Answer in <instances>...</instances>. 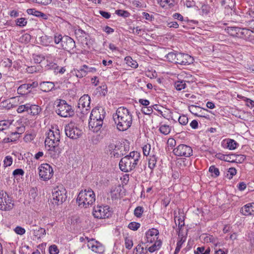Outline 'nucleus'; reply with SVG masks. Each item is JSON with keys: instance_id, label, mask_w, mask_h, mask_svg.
<instances>
[{"instance_id": "1", "label": "nucleus", "mask_w": 254, "mask_h": 254, "mask_svg": "<svg viewBox=\"0 0 254 254\" xmlns=\"http://www.w3.org/2000/svg\"><path fill=\"white\" fill-rule=\"evenodd\" d=\"M117 129L120 131H126L131 126L132 115L129 111L124 107L118 108L113 116Z\"/></svg>"}, {"instance_id": "2", "label": "nucleus", "mask_w": 254, "mask_h": 254, "mask_svg": "<svg viewBox=\"0 0 254 254\" xmlns=\"http://www.w3.org/2000/svg\"><path fill=\"white\" fill-rule=\"evenodd\" d=\"M105 114L106 112L102 107H96L92 110L89 121V127L91 131L98 132L101 129Z\"/></svg>"}, {"instance_id": "3", "label": "nucleus", "mask_w": 254, "mask_h": 254, "mask_svg": "<svg viewBox=\"0 0 254 254\" xmlns=\"http://www.w3.org/2000/svg\"><path fill=\"white\" fill-rule=\"evenodd\" d=\"M140 154L137 151H132L128 155L122 158L119 163L120 169L124 172H129L134 170L140 159Z\"/></svg>"}, {"instance_id": "4", "label": "nucleus", "mask_w": 254, "mask_h": 254, "mask_svg": "<svg viewBox=\"0 0 254 254\" xmlns=\"http://www.w3.org/2000/svg\"><path fill=\"white\" fill-rule=\"evenodd\" d=\"M95 201V194L90 189L81 190L76 198L78 206L81 207L87 208L93 204Z\"/></svg>"}, {"instance_id": "5", "label": "nucleus", "mask_w": 254, "mask_h": 254, "mask_svg": "<svg viewBox=\"0 0 254 254\" xmlns=\"http://www.w3.org/2000/svg\"><path fill=\"white\" fill-rule=\"evenodd\" d=\"M64 132L66 135L72 139H76L80 137L82 131L78 128L74 122L70 121L64 127Z\"/></svg>"}, {"instance_id": "6", "label": "nucleus", "mask_w": 254, "mask_h": 254, "mask_svg": "<svg viewBox=\"0 0 254 254\" xmlns=\"http://www.w3.org/2000/svg\"><path fill=\"white\" fill-rule=\"evenodd\" d=\"M78 108L80 111L81 118L88 114L90 110V97L87 94H84L79 99Z\"/></svg>"}, {"instance_id": "7", "label": "nucleus", "mask_w": 254, "mask_h": 254, "mask_svg": "<svg viewBox=\"0 0 254 254\" xmlns=\"http://www.w3.org/2000/svg\"><path fill=\"white\" fill-rule=\"evenodd\" d=\"M14 205L13 201L3 190L0 191V209L4 211L11 210Z\"/></svg>"}, {"instance_id": "8", "label": "nucleus", "mask_w": 254, "mask_h": 254, "mask_svg": "<svg viewBox=\"0 0 254 254\" xmlns=\"http://www.w3.org/2000/svg\"><path fill=\"white\" fill-rule=\"evenodd\" d=\"M109 209L110 207L108 205L97 206L93 209V215L94 217L98 219L108 218L111 215V212Z\"/></svg>"}, {"instance_id": "9", "label": "nucleus", "mask_w": 254, "mask_h": 254, "mask_svg": "<svg viewBox=\"0 0 254 254\" xmlns=\"http://www.w3.org/2000/svg\"><path fill=\"white\" fill-rule=\"evenodd\" d=\"M38 169L39 176L43 181L49 180L53 175V169L48 164H41Z\"/></svg>"}, {"instance_id": "10", "label": "nucleus", "mask_w": 254, "mask_h": 254, "mask_svg": "<svg viewBox=\"0 0 254 254\" xmlns=\"http://www.w3.org/2000/svg\"><path fill=\"white\" fill-rule=\"evenodd\" d=\"M173 153L178 156L189 157L192 155V149L188 145L181 144L174 149Z\"/></svg>"}, {"instance_id": "11", "label": "nucleus", "mask_w": 254, "mask_h": 254, "mask_svg": "<svg viewBox=\"0 0 254 254\" xmlns=\"http://www.w3.org/2000/svg\"><path fill=\"white\" fill-rule=\"evenodd\" d=\"M60 138V130L58 129L55 132L50 130L47 133V137L45 141V146L53 145L54 144H59Z\"/></svg>"}, {"instance_id": "12", "label": "nucleus", "mask_w": 254, "mask_h": 254, "mask_svg": "<svg viewBox=\"0 0 254 254\" xmlns=\"http://www.w3.org/2000/svg\"><path fill=\"white\" fill-rule=\"evenodd\" d=\"M48 154V156L53 159H57L59 157L62 152V149L59 147V144H54L50 146H45Z\"/></svg>"}, {"instance_id": "13", "label": "nucleus", "mask_w": 254, "mask_h": 254, "mask_svg": "<svg viewBox=\"0 0 254 254\" xmlns=\"http://www.w3.org/2000/svg\"><path fill=\"white\" fill-rule=\"evenodd\" d=\"M87 246L89 249L96 253L102 254L105 251L103 245L94 239L88 241Z\"/></svg>"}, {"instance_id": "14", "label": "nucleus", "mask_w": 254, "mask_h": 254, "mask_svg": "<svg viewBox=\"0 0 254 254\" xmlns=\"http://www.w3.org/2000/svg\"><path fill=\"white\" fill-rule=\"evenodd\" d=\"M177 64L189 65L193 63V59L189 55L182 53H178Z\"/></svg>"}, {"instance_id": "15", "label": "nucleus", "mask_w": 254, "mask_h": 254, "mask_svg": "<svg viewBox=\"0 0 254 254\" xmlns=\"http://www.w3.org/2000/svg\"><path fill=\"white\" fill-rule=\"evenodd\" d=\"M189 111L197 117L207 118L208 116L206 113L208 111V110L201 108L197 106L191 105L189 107Z\"/></svg>"}, {"instance_id": "16", "label": "nucleus", "mask_w": 254, "mask_h": 254, "mask_svg": "<svg viewBox=\"0 0 254 254\" xmlns=\"http://www.w3.org/2000/svg\"><path fill=\"white\" fill-rule=\"evenodd\" d=\"M159 231L155 228L149 229L146 233V243H152L154 241H158Z\"/></svg>"}, {"instance_id": "17", "label": "nucleus", "mask_w": 254, "mask_h": 254, "mask_svg": "<svg viewBox=\"0 0 254 254\" xmlns=\"http://www.w3.org/2000/svg\"><path fill=\"white\" fill-rule=\"evenodd\" d=\"M240 212L244 215H254V203H249L245 205L240 210Z\"/></svg>"}, {"instance_id": "18", "label": "nucleus", "mask_w": 254, "mask_h": 254, "mask_svg": "<svg viewBox=\"0 0 254 254\" xmlns=\"http://www.w3.org/2000/svg\"><path fill=\"white\" fill-rule=\"evenodd\" d=\"M64 43H65L64 50L71 53V51L75 48V44L74 40L68 36H64Z\"/></svg>"}, {"instance_id": "19", "label": "nucleus", "mask_w": 254, "mask_h": 254, "mask_svg": "<svg viewBox=\"0 0 254 254\" xmlns=\"http://www.w3.org/2000/svg\"><path fill=\"white\" fill-rule=\"evenodd\" d=\"M74 115L75 112L73 107L68 104L64 101V118L72 117Z\"/></svg>"}, {"instance_id": "20", "label": "nucleus", "mask_w": 254, "mask_h": 254, "mask_svg": "<svg viewBox=\"0 0 254 254\" xmlns=\"http://www.w3.org/2000/svg\"><path fill=\"white\" fill-rule=\"evenodd\" d=\"M54 86V83L52 82L45 81L40 84V89L45 92L50 91Z\"/></svg>"}, {"instance_id": "21", "label": "nucleus", "mask_w": 254, "mask_h": 254, "mask_svg": "<svg viewBox=\"0 0 254 254\" xmlns=\"http://www.w3.org/2000/svg\"><path fill=\"white\" fill-rule=\"evenodd\" d=\"M28 105V108L27 109V112L28 114L32 115H37L39 114L41 111V108L36 105Z\"/></svg>"}, {"instance_id": "22", "label": "nucleus", "mask_w": 254, "mask_h": 254, "mask_svg": "<svg viewBox=\"0 0 254 254\" xmlns=\"http://www.w3.org/2000/svg\"><path fill=\"white\" fill-rule=\"evenodd\" d=\"M238 32L237 37L242 39L248 38L251 34V32L248 29L241 28L239 27V30Z\"/></svg>"}, {"instance_id": "23", "label": "nucleus", "mask_w": 254, "mask_h": 254, "mask_svg": "<svg viewBox=\"0 0 254 254\" xmlns=\"http://www.w3.org/2000/svg\"><path fill=\"white\" fill-rule=\"evenodd\" d=\"M53 199L55 200V203H56L57 205H59L63 204L64 197L61 191H56L53 193Z\"/></svg>"}, {"instance_id": "24", "label": "nucleus", "mask_w": 254, "mask_h": 254, "mask_svg": "<svg viewBox=\"0 0 254 254\" xmlns=\"http://www.w3.org/2000/svg\"><path fill=\"white\" fill-rule=\"evenodd\" d=\"M27 12L29 14H32L37 17H42L44 19H47V16L45 14L36 10L34 8H29L27 10Z\"/></svg>"}, {"instance_id": "25", "label": "nucleus", "mask_w": 254, "mask_h": 254, "mask_svg": "<svg viewBox=\"0 0 254 254\" xmlns=\"http://www.w3.org/2000/svg\"><path fill=\"white\" fill-rule=\"evenodd\" d=\"M45 234L46 230L44 228L36 227V228L33 229V235L37 238H40L42 236L45 235Z\"/></svg>"}, {"instance_id": "26", "label": "nucleus", "mask_w": 254, "mask_h": 254, "mask_svg": "<svg viewBox=\"0 0 254 254\" xmlns=\"http://www.w3.org/2000/svg\"><path fill=\"white\" fill-rule=\"evenodd\" d=\"M28 84H23L20 85L17 88V93L19 94L24 95L28 92H30V90H29V88Z\"/></svg>"}, {"instance_id": "27", "label": "nucleus", "mask_w": 254, "mask_h": 254, "mask_svg": "<svg viewBox=\"0 0 254 254\" xmlns=\"http://www.w3.org/2000/svg\"><path fill=\"white\" fill-rule=\"evenodd\" d=\"M239 30V27H227L225 30L227 31V32L231 36L233 37H237V34Z\"/></svg>"}, {"instance_id": "28", "label": "nucleus", "mask_w": 254, "mask_h": 254, "mask_svg": "<svg viewBox=\"0 0 254 254\" xmlns=\"http://www.w3.org/2000/svg\"><path fill=\"white\" fill-rule=\"evenodd\" d=\"M72 73L75 75L76 77L82 78L86 75L87 70L82 66L79 70H74L72 71Z\"/></svg>"}, {"instance_id": "29", "label": "nucleus", "mask_w": 254, "mask_h": 254, "mask_svg": "<svg viewBox=\"0 0 254 254\" xmlns=\"http://www.w3.org/2000/svg\"><path fill=\"white\" fill-rule=\"evenodd\" d=\"M155 243L148 248V250L150 253H153L154 252L158 250L162 245V242L161 240L154 241Z\"/></svg>"}, {"instance_id": "30", "label": "nucleus", "mask_w": 254, "mask_h": 254, "mask_svg": "<svg viewBox=\"0 0 254 254\" xmlns=\"http://www.w3.org/2000/svg\"><path fill=\"white\" fill-rule=\"evenodd\" d=\"M178 56V53L170 52L166 56V58L168 61L176 64L177 60V57Z\"/></svg>"}, {"instance_id": "31", "label": "nucleus", "mask_w": 254, "mask_h": 254, "mask_svg": "<svg viewBox=\"0 0 254 254\" xmlns=\"http://www.w3.org/2000/svg\"><path fill=\"white\" fill-rule=\"evenodd\" d=\"M175 222L176 225L178 224V228L179 229V231L178 233V236L179 237L181 236V229L182 227L185 225L184 220L183 218H181L180 217H176L175 218Z\"/></svg>"}, {"instance_id": "32", "label": "nucleus", "mask_w": 254, "mask_h": 254, "mask_svg": "<svg viewBox=\"0 0 254 254\" xmlns=\"http://www.w3.org/2000/svg\"><path fill=\"white\" fill-rule=\"evenodd\" d=\"M239 144L234 139H228L227 141V147L230 150H234L238 147Z\"/></svg>"}, {"instance_id": "33", "label": "nucleus", "mask_w": 254, "mask_h": 254, "mask_svg": "<svg viewBox=\"0 0 254 254\" xmlns=\"http://www.w3.org/2000/svg\"><path fill=\"white\" fill-rule=\"evenodd\" d=\"M20 133L15 131L11 133V135L10 137L5 138L4 139V141L5 142H10L12 141H14L16 140L19 138V134Z\"/></svg>"}, {"instance_id": "34", "label": "nucleus", "mask_w": 254, "mask_h": 254, "mask_svg": "<svg viewBox=\"0 0 254 254\" xmlns=\"http://www.w3.org/2000/svg\"><path fill=\"white\" fill-rule=\"evenodd\" d=\"M79 219L78 216L76 215H72L69 217L67 220V226H74L75 224L78 222Z\"/></svg>"}, {"instance_id": "35", "label": "nucleus", "mask_w": 254, "mask_h": 254, "mask_svg": "<svg viewBox=\"0 0 254 254\" xmlns=\"http://www.w3.org/2000/svg\"><path fill=\"white\" fill-rule=\"evenodd\" d=\"M157 157L155 155L153 154L150 155V158L148 160V167L151 169H153L156 166L157 162Z\"/></svg>"}, {"instance_id": "36", "label": "nucleus", "mask_w": 254, "mask_h": 254, "mask_svg": "<svg viewBox=\"0 0 254 254\" xmlns=\"http://www.w3.org/2000/svg\"><path fill=\"white\" fill-rule=\"evenodd\" d=\"M186 241V238L181 235V237L177 243V247L176 248L174 254H177L180 251L182 246L184 242Z\"/></svg>"}, {"instance_id": "37", "label": "nucleus", "mask_w": 254, "mask_h": 254, "mask_svg": "<svg viewBox=\"0 0 254 254\" xmlns=\"http://www.w3.org/2000/svg\"><path fill=\"white\" fill-rule=\"evenodd\" d=\"M127 64L133 68H136L138 66V64L135 61L132 59L130 57H127L125 59Z\"/></svg>"}, {"instance_id": "38", "label": "nucleus", "mask_w": 254, "mask_h": 254, "mask_svg": "<svg viewBox=\"0 0 254 254\" xmlns=\"http://www.w3.org/2000/svg\"><path fill=\"white\" fill-rule=\"evenodd\" d=\"M159 131L162 134L167 135L170 132L171 128L169 126L164 125L160 127Z\"/></svg>"}, {"instance_id": "39", "label": "nucleus", "mask_w": 254, "mask_h": 254, "mask_svg": "<svg viewBox=\"0 0 254 254\" xmlns=\"http://www.w3.org/2000/svg\"><path fill=\"white\" fill-rule=\"evenodd\" d=\"M186 86V82L184 80L178 81L175 83V88L178 91L181 90L182 89L185 88Z\"/></svg>"}, {"instance_id": "40", "label": "nucleus", "mask_w": 254, "mask_h": 254, "mask_svg": "<svg viewBox=\"0 0 254 254\" xmlns=\"http://www.w3.org/2000/svg\"><path fill=\"white\" fill-rule=\"evenodd\" d=\"M196 250V254H210V250L209 248L205 250L204 247H198Z\"/></svg>"}, {"instance_id": "41", "label": "nucleus", "mask_w": 254, "mask_h": 254, "mask_svg": "<svg viewBox=\"0 0 254 254\" xmlns=\"http://www.w3.org/2000/svg\"><path fill=\"white\" fill-rule=\"evenodd\" d=\"M143 211L144 209L142 207L137 206L135 208L134 210V214L136 217L140 218L142 216Z\"/></svg>"}, {"instance_id": "42", "label": "nucleus", "mask_w": 254, "mask_h": 254, "mask_svg": "<svg viewBox=\"0 0 254 254\" xmlns=\"http://www.w3.org/2000/svg\"><path fill=\"white\" fill-rule=\"evenodd\" d=\"M10 124L6 121H0V131H3L7 129L10 126Z\"/></svg>"}, {"instance_id": "43", "label": "nucleus", "mask_w": 254, "mask_h": 254, "mask_svg": "<svg viewBox=\"0 0 254 254\" xmlns=\"http://www.w3.org/2000/svg\"><path fill=\"white\" fill-rule=\"evenodd\" d=\"M140 223L135 222H130L128 225V228L133 231L137 230L140 227Z\"/></svg>"}, {"instance_id": "44", "label": "nucleus", "mask_w": 254, "mask_h": 254, "mask_svg": "<svg viewBox=\"0 0 254 254\" xmlns=\"http://www.w3.org/2000/svg\"><path fill=\"white\" fill-rule=\"evenodd\" d=\"M209 171L210 173L214 174V177H218L220 174L219 169L215 167V166L214 165H212L209 167Z\"/></svg>"}, {"instance_id": "45", "label": "nucleus", "mask_w": 254, "mask_h": 254, "mask_svg": "<svg viewBox=\"0 0 254 254\" xmlns=\"http://www.w3.org/2000/svg\"><path fill=\"white\" fill-rule=\"evenodd\" d=\"M188 121L189 120L188 117L185 115L181 116L178 119L179 123L184 126L188 124Z\"/></svg>"}, {"instance_id": "46", "label": "nucleus", "mask_w": 254, "mask_h": 254, "mask_svg": "<svg viewBox=\"0 0 254 254\" xmlns=\"http://www.w3.org/2000/svg\"><path fill=\"white\" fill-rule=\"evenodd\" d=\"M141 112L145 115H150L152 113L153 109H152V107H151V106L143 107L141 109Z\"/></svg>"}, {"instance_id": "47", "label": "nucleus", "mask_w": 254, "mask_h": 254, "mask_svg": "<svg viewBox=\"0 0 254 254\" xmlns=\"http://www.w3.org/2000/svg\"><path fill=\"white\" fill-rule=\"evenodd\" d=\"M151 150V145L149 144H146L142 147L143 153L144 156H148Z\"/></svg>"}, {"instance_id": "48", "label": "nucleus", "mask_w": 254, "mask_h": 254, "mask_svg": "<svg viewBox=\"0 0 254 254\" xmlns=\"http://www.w3.org/2000/svg\"><path fill=\"white\" fill-rule=\"evenodd\" d=\"M12 158L10 156H7L5 157L3 161L4 165L5 167L10 166L12 163Z\"/></svg>"}, {"instance_id": "49", "label": "nucleus", "mask_w": 254, "mask_h": 254, "mask_svg": "<svg viewBox=\"0 0 254 254\" xmlns=\"http://www.w3.org/2000/svg\"><path fill=\"white\" fill-rule=\"evenodd\" d=\"M235 154H230L228 155H226L225 161L228 162H235Z\"/></svg>"}, {"instance_id": "50", "label": "nucleus", "mask_w": 254, "mask_h": 254, "mask_svg": "<svg viewBox=\"0 0 254 254\" xmlns=\"http://www.w3.org/2000/svg\"><path fill=\"white\" fill-rule=\"evenodd\" d=\"M14 231L15 233L20 235H22L25 233V229L20 226L16 227L14 229Z\"/></svg>"}, {"instance_id": "51", "label": "nucleus", "mask_w": 254, "mask_h": 254, "mask_svg": "<svg viewBox=\"0 0 254 254\" xmlns=\"http://www.w3.org/2000/svg\"><path fill=\"white\" fill-rule=\"evenodd\" d=\"M49 253L50 254H58L59 250L56 245H52L49 247Z\"/></svg>"}, {"instance_id": "52", "label": "nucleus", "mask_w": 254, "mask_h": 254, "mask_svg": "<svg viewBox=\"0 0 254 254\" xmlns=\"http://www.w3.org/2000/svg\"><path fill=\"white\" fill-rule=\"evenodd\" d=\"M27 24V21L24 18H20L17 19L16 24L18 26L22 27L25 26Z\"/></svg>"}, {"instance_id": "53", "label": "nucleus", "mask_w": 254, "mask_h": 254, "mask_svg": "<svg viewBox=\"0 0 254 254\" xmlns=\"http://www.w3.org/2000/svg\"><path fill=\"white\" fill-rule=\"evenodd\" d=\"M28 108V105L27 104L19 106L17 109V111L19 113H23L25 111L27 112V109Z\"/></svg>"}, {"instance_id": "54", "label": "nucleus", "mask_w": 254, "mask_h": 254, "mask_svg": "<svg viewBox=\"0 0 254 254\" xmlns=\"http://www.w3.org/2000/svg\"><path fill=\"white\" fill-rule=\"evenodd\" d=\"M246 159V156L244 155H236L235 157V162L239 163H242Z\"/></svg>"}, {"instance_id": "55", "label": "nucleus", "mask_w": 254, "mask_h": 254, "mask_svg": "<svg viewBox=\"0 0 254 254\" xmlns=\"http://www.w3.org/2000/svg\"><path fill=\"white\" fill-rule=\"evenodd\" d=\"M125 244L126 248L130 249L132 247L133 243L130 239L127 238L125 240Z\"/></svg>"}, {"instance_id": "56", "label": "nucleus", "mask_w": 254, "mask_h": 254, "mask_svg": "<svg viewBox=\"0 0 254 254\" xmlns=\"http://www.w3.org/2000/svg\"><path fill=\"white\" fill-rule=\"evenodd\" d=\"M24 171L21 169H16L13 172V175L14 177L17 176L23 175L24 174Z\"/></svg>"}, {"instance_id": "57", "label": "nucleus", "mask_w": 254, "mask_h": 254, "mask_svg": "<svg viewBox=\"0 0 254 254\" xmlns=\"http://www.w3.org/2000/svg\"><path fill=\"white\" fill-rule=\"evenodd\" d=\"M228 173L230 174V177H229V179L232 178V177L235 175L237 173V170L235 168H230L229 169Z\"/></svg>"}, {"instance_id": "58", "label": "nucleus", "mask_w": 254, "mask_h": 254, "mask_svg": "<svg viewBox=\"0 0 254 254\" xmlns=\"http://www.w3.org/2000/svg\"><path fill=\"white\" fill-rule=\"evenodd\" d=\"M210 7L207 5H203L201 6V10L203 14H207L209 13Z\"/></svg>"}, {"instance_id": "59", "label": "nucleus", "mask_w": 254, "mask_h": 254, "mask_svg": "<svg viewBox=\"0 0 254 254\" xmlns=\"http://www.w3.org/2000/svg\"><path fill=\"white\" fill-rule=\"evenodd\" d=\"M143 16L146 19L150 21H152L154 19V17L152 15H150L149 13L147 12H143L142 13Z\"/></svg>"}, {"instance_id": "60", "label": "nucleus", "mask_w": 254, "mask_h": 254, "mask_svg": "<svg viewBox=\"0 0 254 254\" xmlns=\"http://www.w3.org/2000/svg\"><path fill=\"white\" fill-rule=\"evenodd\" d=\"M83 67L87 70V73L90 72H95L96 71V69L93 67H89L86 64L83 65Z\"/></svg>"}, {"instance_id": "61", "label": "nucleus", "mask_w": 254, "mask_h": 254, "mask_svg": "<svg viewBox=\"0 0 254 254\" xmlns=\"http://www.w3.org/2000/svg\"><path fill=\"white\" fill-rule=\"evenodd\" d=\"M63 39V36L60 34L57 33L55 35V42L56 44H59Z\"/></svg>"}, {"instance_id": "62", "label": "nucleus", "mask_w": 254, "mask_h": 254, "mask_svg": "<svg viewBox=\"0 0 254 254\" xmlns=\"http://www.w3.org/2000/svg\"><path fill=\"white\" fill-rule=\"evenodd\" d=\"M103 30L108 34H111L114 32V30L108 26H106L103 28Z\"/></svg>"}, {"instance_id": "63", "label": "nucleus", "mask_w": 254, "mask_h": 254, "mask_svg": "<svg viewBox=\"0 0 254 254\" xmlns=\"http://www.w3.org/2000/svg\"><path fill=\"white\" fill-rule=\"evenodd\" d=\"M118 149V146L113 143H110L109 145V149L111 152L115 151L116 150H117Z\"/></svg>"}, {"instance_id": "64", "label": "nucleus", "mask_w": 254, "mask_h": 254, "mask_svg": "<svg viewBox=\"0 0 254 254\" xmlns=\"http://www.w3.org/2000/svg\"><path fill=\"white\" fill-rule=\"evenodd\" d=\"M99 13L103 17L106 19H109L111 17V14L109 12L100 10Z\"/></svg>"}]
</instances>
